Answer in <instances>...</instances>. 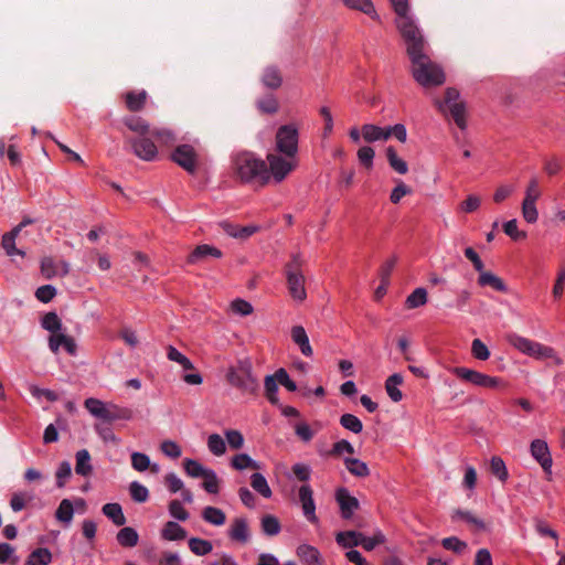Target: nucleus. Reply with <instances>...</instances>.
<instances>
[{
  "mask_svg": "<svg viewBox=\"0 0 565 565\" xmlns=\"http://www.w3.org/2000/svg\"><path fill=\"white\" fill-rule=\"evenodd\" d=\"M183 468L188 476L192 478H204L210 469L204 468L199 461L194 459H184Z\"/></svg>",
  "mask_w": 565,
  "mask_h": 565,
  "instance_id": "obj_43",
  "label": "nucleus"
},
{
  "mask_svg": "<svg viewBox=\"0 0 565 565\" xmlns=\"http://www.w3.org/2000/svg\"><path fill=\"white\" fill-rule=\"evenodd\" d=\"M129 492L134 501L143 503L149 499L148 489L139 483L138 481H132L129 486Z\"/></svg>",
  "mask_w": 565,
  "mask_h": 565,
  "instance_id": "obj_52",
  "label": "nucleus"
},
{
  "mask_svg": "<svg viewBox=\"0 0 565 565\" xmlns=\"http://www.w3.org/2000/svg\"><path fill=\"white\" fill-rule=\"evenodd\" d=\"M363 533L356 531L339 532L335 541L344 548H352L361 545Z\"/></svg>",
  "mask_w": 565,
  "mask_h": 565,
  "instance_id": "obj_24",
  "label": "nucleus"
},
{
  "mask_svg": "<svg viewBox=\"0 0 565 565\" xmlns=\"http://www.w3.org/2000/svg\"><path fill=\"white\" fill-rule=\"evenodd\" d=\"M444 548L461 554L467 548V543L456 536L446 537L441 541Z\"/></svg>",
  "mask_w": 565,
  "mask_h": 565,
  "instance_id": "obj_59",
  "label": "nucleus"
},
{
  "mask_svg": "<svg viewBox=\"0 0 565 565\" xmlns=\"http://www.w3.org/2000/svg\"><path fill=\"white\" fill-rule=\"evenodd\" d=\"M297 554L307 565H321L319 559L320 553L311 545H300L297 548Z\"/></svg>",
  "mask_w": 565,
  "mask_h": 565,
  "instance_id": "obj_33",
  "label": "nucleus"
},
{
  "mask_svg": "<svg viewBox=\"0 0 565 565\" xmlns=\"http://www.w3.org/2000/svg\"><path fill=\"white\" fill-rule=\"evenodd\" d=\"M227 382L244 393L255 394L258 390V380L252 372V363L247 360L238 361L226 373Z\"/></svg>",
  "mask_w": 565,
  "mask_h": 565,
  "instance_id": "obj_5",
  "label": "nucleus"
},
{
  "mask_svg": "<svg viewBox=\"0 0 565 565\" xmlns=\"http://www.w3.org/2000/svg\"><path fill=\"white\" fill-rule=\"evenodd\" d=\"M427 302V291L424 288H416L406 299L409 309L420 307Z\"/></svg>",
  "mask_w": 565,
  "mask_h": 565,
  "instance_id": "obj_50",
  "label": "nucleus"
},
{
  "mask_svg": "<svg viewBox=\"0 0 565 565\" xmlns=\"http://www.w3.org/2000/svg\"><path fill=\"white\" fill-rule=\"evenodd\" d=\"M74 516V508L68 499H63L55 511V518L63 523H71Z\"/></svg>",
  "mask_w": 565,
  "mask_h": 565,
  "instance_id": "obj_42",
  "label": "nucleus"
},
{
  "mask_svg": "<svg viewBox=\"0 0 565 565\" xmlns=\"http://www.w3.org/2000/svg\"><path fill=\"white\" fill-rule=\"evenodd\" d=\"M84 406L92 416L109 424L116 420H130L134 416V412L128 407L104 403L95 397L86 398Z\"/></svg>",
  "mask_w": 565,
  "mask_h": 565,
  "instance_id": "obj_3",
  "label": "nucleus"
},
{
  "mask_svg": "<svg viewBox=\"0 0 565 565\" xmlns=\"http://www.w3.org/2000/svg\"><path fill=\"white\" fill-rule=\"evenodd\" d=\"M257 108L263 114H275L278 110V102L273 95H267L256 102Z\"/></svg>",
  "mask_w": 565,
  "mask_h": 565,
  "instance_id": "obj_51",
  "label": "nucleus"
},
{
  "mask_svg": "<svg viewBox=\"0 0 565 565\" xmlns=\"http://www.w3.org/2000/svg\"><path fill=\"white\" fill-rule=\"evenodd\" d=\"M209 450L215 456H222L226 451L224 439L218 434H212L207 439Z\"/></svg>",
  "mask_w": 565,
  "mask_h": 565,
  "instance_id": "obj_53",
  "label": "nucleus"
},
{
  "mask_svg": "<svg viewBox=\"0 0 565 565\" xmlns=\"http://www.w3.org/2000/svg\"><path fill=\"white\" fill-rule=\"evenodd\" d=\"M451 518L454 521L462 520V521L467 522L469 525L473 526L476 530H484V527H486L483 521L480 520L479 518H477L476 515H473L469 511H465V510H460V509L455 510Z\"/></svg>",
  "mask_w": 565,
  "mask_h": 565,
  "instance_id": "obj_40",
  "label": "nucleus"
},
{
  "mask_svg": "<svg viewBox=\"0 0 565 565\" xmlns=\"http://www.w3.org/2000/svg\"><path fill=\"white\" fill-rule=\"evenodd\" d=\"M404 42L414 79L425 88L443 85L446 75L443 68L429 57L428 44L423 34L416 33L413 28L408 26L405 29Z\"/></svg>",
  "mask_w": 565,
  "mask_h": 565,
  "instance_id": "obj_1",
  "label": "nucleus"
},
{
  "mask_svg": "<svg viewBox=\"0 0 565 565\" xmlns=\"http://www.w3.org/2000/svg\"><path fill=\"white\" fill-rule=\"evenodd\" d=\"M126 106L130 111H140L146 104L147 93L145 90L141 92H128L125 95Z\"/></svg>",
  "mask_w": 565,
  "mask_h": 565,
  "instance_id": "obj_31",
  "label": "nucleus"
},
{
  "mask_svg": "<svg viewBox=\"0 0 565 565\" xmlns=\"http://www.w3.org/2000/svg\"><path fill=\"white\" fill-rule=\"evenodd\" d=\"M202 518L205 522L216 526L223 525L226 521L225 513L221 509L214 507H205L202 511Z\"/></svg>",
  "mask_w": 565,
  "mask_h": 565,
  "instance_id": "obj_35",
  "label": "nucleus"
},
{
  "mask_svg": "<svg viewBox=\"0 0 565 565\" xmlns=\"http://www.w3.org/2000/svg\"><path fill=\"white\" fill-rule=\"evenodd\" d=\"M375 152L372 147L364 146L358 150V159L362 166L366 169H371L373 166Z\"/></svg>",
  "mask_w": 565,
  "mask_h": 565,
  "instance_id": "obj_60",
  "label": "nucleus"
},
{
  "mask_svg": "<svg viewBox=\"0 0 565 565\" xmlns=\"http://www.w3.org/2000/svg\"><path fill=\"white\" fill-rule=\"evenodd\" d=\"M230 537L238 542L248 540V525L244 519H235L231 526Z\"/></svg>",
  "mask_w": 565,
  "mask_h": 565,
  "instance_id": "obj_38",
  "label": "nucleus"
},
{
  "mask_svg": "<svg viewBox=\"0 0 565 565\" xmlns=\"http://www.w3.org/2000/svg\"><path fill=\"white\" fill-rule=\"evenodd\" d=\"M343 3L352 9L361 11L367 15H370L374 20H379V14L376 13L372 0H342Z\"/></svg>",
  "mask_w": 565,
  "mask_h": 565,
  "instance_id": "obj_29",
  "label": "nucleus"
},
{
  "mask_svg": "<svg viewBox=\"0 0 565 565\" xmlns=\"http://www.w3.org/2000/svg\"><path fill=\"white\" fill-rule=\"evenodd\" d=\"M471 353L475 359L480 361H486L490 358V351L488 347L480 339H475L472 341Z\"/></svg>",
  "mask_w": 565,
  "mask_h": 565,
  "instance_id": "obj_58",
  "label": "nucleus"
},
{
  "mask_svg": "<svg viewBox=\"0 0 565 565\" xmlns=\"http://www.w3.org/2000/svg\"><path fill=\"white\" fill-rule=\"evenodd\" d=\"M41 326L51 333H55L62 329V321L56 312L50 311L43 316Z\"/></svg>",
  "mask_w": 565,
  "mask_h": 565,
  "instance_id": "obj_44",
  "label": "nucleus"
},
{
  "mask_svg": "<svg viewBox=\"0 0 565 565\" xmlns=\"http://www.w3.org/2000/svg\"><path fill=\"white\" fill-rule=\"evenodd\" d=\"M402 383L403 376L399 373L390 375L385 381L386 393L393 402L397 403L403 398L402 392L397 388Z\"/></svg>",
  "mask_w": 565,
  "mask_h": 565,
  "instance_id": "obj_26",
  "label": "nucleus"
},
{
  "mask_svg": "<svg viewBox=\"0 0 565 565\" xmlns=\"http://www.w3.org/2000/svg\"><path fill=\"white\" fill-rule=\"evenodd\" d=\"M52 561V553L46 547L34 550L26 558L24 565H49Z\"/></svg>",
  "mask_w": 565,
  "mask_h": 565,
  "instance_id": "obj_32",
  "label": "nucleus"
},
{
  "mask_svg": "<svg viewBox=\"0 0 565 565\" xmlns=\"http://www.w3.org/2000/svg\"><path fill=\"white\" fill-rule=\"evenodd\" d=\"M264 385H265V394H266L267 399L274 405L278 404V397H277L278 385H277L275 376L267 375L265 377Z\"/></svg>",
  "mask_w": 565,
  "mask_h": 565,
  "instance_id": "obj_55",
  "label": "nucleus"
},
{
  "mask_svg": "<svg viewBox=\"0 0 565 565\" xmlns=\"http://www.w3.org/2000/svg\"><path fill=\"white\" fill-rule=\"evenodd\" d=\"M385 542V536L382 532H376L372 537H367L363 534L361 546L365 551H373L377 545L383 544Z\"/></svg>",
  "mask_w": 565,
  "mask_h": 565,
  "instance_id": "obj_63",
  "label": "nucleus"
},
{
  "mask_svg": "<svg viewBox=\"0 0 565 565\" xmlns=\"http://www.w3.org/2000/svg\"><path fill=\"white\" fill-rule=\"evenodd\" d=\"M20 233V228H13L2 236V247L8 256L20 255L24 256L25 253L15 246V238Z\"/></svg>",
  "mask_w": 565,
  "mask_h": 565,
  "instance_id": "obj_27",
  "label": "nucleus"
},
{
  "mask_svg": "<svg viewBox=\"0 0 565 565\" xmlns=\"http://www.w3.org/2000/svg\"><path fill=\"white\" fill-rule=\"evenodd\" d=\"M363 139L366 142H375L380 140H387L390 138V131L386 128H381L372 124H365L361 128Z\"/></svg>",
  "mask_w": 565,
  "mask_h": 565,
  "instance_id": "obj_19",
  "label": "nucleus"
},
{
  "mask_svg": "<svg viewBox=\"0 0 565 565\" xmlns=\"http://www.w3.org/2000/svg\"><path fill=\"white\" fill-rule=\"evenodd\" d=\"M117 542L122 547H134L138 544L139 534L134 527L126 526L117 533Z\"/></svg>",
  "mask_w": 565,
  "mask_h": 565,
  "instance_id": "obj_30",
  "label": "nucleus"
},
{
  "mask_svg": "<svg viewBox=\"0 0 565 565\" xmlns=\"http://www.w3.org/2000/svg\"><path fill=\"white\" fill-rule=\"evenodd\" d=\"M167 358L170 361L179 363L184 370H193V363L181 352H179L174 347L169 345L167 348Z\"/></svg>",
  "mask_w": 565,
  "mask_h": 565,
  "instance_id": "obj_48",
  "label": "nucleus"
},
{
  "mask_svg": "<svg viewBox=\"0 0 565 565\" xmlns=\"http://www.w3.org/2000/svg\"><path fill=\"white\" fill-rule=\"evenodd\" d=\"M299 132L296 126L282 125L276 132V150L287 158H295L298 152Z\"/></svg>",
  "mask_w": 565,
  "mask_h": 565,
  "instance_id": "obj_9",
  "label": "nucleus"
},
{
  "mask_svg": "<svg viewBox=\"0 0 565 565\" xmlns=\"http://www.w3.org/2000/svg\"><path fill=\"white\" fill-rule=\"evenodd\" d=\"M232 467L236 470H244L247 468L259 469V465L247 454H238L234 456L232 459Z\"/></svg>",
  "mask_w": 565,
  "mask_h": 565,
  "instance_id": "obj_47",
  "label": "nucleus"
},
{
  "mask_svg": "<svg viewBox=\"0 0 565 565\" xmlns=\"http://www.w3.org/2000/svg\"><path fill=\"white\" fill-rule=\"evenodd\" d=\"M204 481L202 483L204 490L209 493L216 494L220 490V480L216 473L210 469L204 476Z\"/></svg>",
  "mask_w": 565,
  "mask_h": 565,
  "instance_id": "obj_56",
  "label": "nucleus"
},
{
  "mask_svg": "<svg viewBox=\"0 0 565 565\" xmlns=\"http://www.w3.org/2000/svg\"><path fill=\"white\" fill-rule=\"evenodd\" d=\"M250 486L252 488L257 491L259 494H262L264 498H270L271 497V490L267 483L266 478L259 473L255 472L250 477Z\"/></svg>",
  "mask_w": 565,
  "mask_h": 565,
  "instance_id": "obj_41",
  "label": "nucleus"
},
{
  "mask_svg": "<svg viewBox=\"0 0 565 565\" xmlns=\"http://www.w3.org/2000/svg\"><path fill=\"white\" fill-rule=\"evenodd\" d=\"M291 339L299 347L301 353L306 356L312 355V348L306 330L301 326H295L291 329Z\"/></svg>",
  "mask_w": 565,
  "mask_h": 565,
  "instance_id": "obj_20",
  "label": "nucleus"
},
{
  "mask_svg": "<svg viewBox=\"0 0 565 565\" xmlns=\"http://www.w3.org/2000/svg\"><path fill=\"white\" fill-rule=\"evenodd\" d=\"M72 476V467L68 461H63L60 463L56 472V486L57 488H63L66 483V480Z\"/></svg>",
  "mask_w": 565,
  "mask_h": 565,
  "instance_id": "obj_57",
  "label": "nucleus"
},
{
  "mask_svg": "<svg viewBox=\"0 0 565 565\" xmlns=\"http://www.w3.org/2000/svg\"><path fill=\"white\" fill-rule=\"evenodd\" d=\"M507 340L509 344H511L523 354L537 360L552 359L554 360L555 364H562V360L556 355L555 350L551 347L544 345L540 342L524 338L516 333L508 334Z\"/></svg>",
  "mask_w": 565,
  "mask_h": 565,
  "instance_id": "obj_4",
  "label": "nucleus"
},
{
  "mask_svg": "<svg viewBox=\"0 0 565 565\" xmlns=\"http://www.w3.org/2000/svg\"><path fill=\"white\" fill-rule=\"evenodd\" d=\"M32 499L33 495L31 493L24 491L14 492L10 499V507L14 512H20L25 508L28 502L32 501Z\"/></svg>",
  "mask_w": 565,
  "mask_h": 565,
  "instance_id": "obj_46",
  "label": "nucleus"
},
{
  "mask_svg": "<svg viewBox=\"0 0 565 565\" xmlns=\"http://www.w3.org/2000/svg\"><path fill=\"white\" fill-rule=\"evenodd\" d=\"M540 196L541 190L539 185V180L536 178H532L526 186L525 196L523 201L536 203Z\"/></svg>",
  "mask_w": 565,
  "mask_h": 565,
  "instance_id": "obj_61",
  "label": "nucleus"
},
{
  "mask_svg": "<svg viewBox=\"0 0 565 565\" xmlns=\"http://www.w3.org/2000/svg\"><path fill=\"white\" fill-rule=\"evenodd\" d=\"M154 136L143 137H127L125 139V147L130 149L138 158L145 161H152L156 159L158 149L152 139Z\"/></svg>",
  "mask_w": 565,
  "mask_h": 565,
  "instance_id": "obj_11",
  "label": "nucleus"
},
{
  "mask_svg": "<svg viewBox=\"0 0 565 565\" xmlns=\"http://www.w3.org/2000/svg\"><path fill=\"white\" fill-rule=\"evenodd\" d=\"M391 4L397 14L398 19L396 21L397 28L401 32L403 40H405V29L408 26L413 28L416 33H422L419 28L415 24L413 19L408 15V0H390Z\"/></svg>",
  "mask_w": 565,
  "mask_h": 565,
  "instance_id": "obj_14",
  "label": "nucleus"
},
{
  "mask_svg": "<svg viewBox=\"0 0 565 565\" xmlns=\"http://www.w3.org/2000/svg\"><path fill=\"white\" fill-rule=\"evenodd\" d=\"M209 256L220 258L222 257V252L211 245H199L189 254L186 262L189 264H196L204 260Z\"/></svg>",
  "mask_w": 565,
  "mask_h": 565,
  "instance_id": "obj_18",
  "label": "nucleus"
},
{
  "mask_svg": "<svg viewBox=\"0 0 565 565\" xmlns=\"http://www.w3.org/2000/svg\"><path fill=\"white\" fill-rule=\"evenodd\" d=\"M386 159L390 167L399 174H406L408 172V166L405 160L398 157L396 150L393 147L386 149Z\"/></svg>",
  "mask_w": 565,
  "mask_h": 565,
  "instance_id": "obj_36",
  "label": "nucleus"
},
{
  "mask_svg": "<svg viewBox=\"0 0 565 565\" xmlns=\"http://www.w3.org/2000/svg\"><path fill=\"white\" fill-rule=\"evenodd\" d=\"M169 513L179 521H186L189 519V512L182 507L179 500H172L169 503Z\"/></svg>",
  "mask_w": 565,
  "mask_h": 565,
  "instance_id": "obj_62",
  "label": "nucleus"
},
{
  "mask_svg": "<svg viewBox=\"0 0 565 565\" xmlns=\"http://www.w3.org/2000/svg\"><path fill=\"white\" fill-rule=\"evenodd\" d=\"M340 424L342 427L354 434H359L363 429L362 422L355 415L352 414H343L340 417Z\"/></svg>",
  "mask_w": 565,
  "mask_h": 565,
  "instance_id": "obj_49",
  "label": "nucleus"
},
{
  "mask_svg": "<svg viewBox=\"0 0 565 565\" xmlns=\"http://www.w3.org/2000/svg\"><path fill=\"white\" fill-rule=\"evenodd\" d=\"M298 495L303 511V515L309 522L316 523L318 519L316 515V504L313 501V491L311 487L309 484H302L299 488Z\"/></svg>",
  "mask_w": 565,
  "mask_h": 565,
  "instance_id": "obj_16",
  "label": "nucleus"
},
{
  "mask_svg": "<svg viewBox=\"0 0 565 565\" xmlns=\"http://www.w3.org/2000/svg\"><path fill=\"white\" fill-rule=\"evenodd\" d=\"M535 202H522V215L527 223H535L539 217V212Z\"/></svg>",
  "mask_w": 565,
  "mask_h": 565,
  "instance_id": "obj_64",
  "label": "nucleus"
},
{
  "mask_svg": "<svg viewBox=\"0 0 565 565\" xmlns=\"http://www.w3.org/2000/svg\"><path fill=\"white\" fill-rule=\"evenodd\" d=\"M294 158H287L280 152H269L267 154V167L276 182H281L295 168Z\"/></svg>",
  "mask_w": 565,
  "mask_h": 565,
  "instance_id": "obj_12",
  "label": "nucleus"
},
{
  "mask_svg": "<svg viewBox=\"0 0 565 565\" xmlns=\"http://www.w3.org/2000/svg\"><path fill=\"white\" fill-rule=\"evenodd\" d=\"M302 260L299 254L292 255L291 260L286 265L288 291L295 300L303 301L307 297L305 288V276L301 273Z\"/></svg>",
  "mask_w": 565,
  "mask_h": 565,
  "instance_id": "obj_8",
  "label": "nucleus"
},
{
  "mask_svg": "<svg viewBox=\"0 0 565 565\" xmlns=\"http://www.w3.org/2000/svg\"><path fill=\"white\" fill-rule=\"evenodd\" d=\"M188 544L190 551L198 556L207 555L213 550V545L210 541L200 537H191Z\"/></svg>",
  "mask_w": 565,
  "mask_h": 565,
  "instance_id": "obj_39",
  "label": "nucleus"
},
{
  "mask_svg": "<svg viewBox=\"0 0 565 565\" xmlns=\"http://www.w3.org/2000/svg\"><path fill=\"white\" fill-rule=\"evenodd\" d=\"M280 522L279 520L270 514L263 516L262 519V530L264 534L268 536L277 535L280 532Z\"/></svg>",
  "mask_w": 565,
  "mask_h": 565,
  "instance_id": "obj_45",
  "label": "nucleus"
},
{
  "mask_svg": "<svg viewBox=\"0 0 565 565\" xmlns=\"http://www.w3.org/2000/svg\"><path fill=\"white\" fill-rule=\"evenodd\" d=\"M102 512L117 526H122L127 522L119 503H106L103 505Z\"/></svg>",
  "mask_w": 565,
  "mask_h": 565,
  "instance_id": "obj_21",
  "label": "nucleus"
},
{
  "mask_svg": "<svg viewBox=\"0 0 565 565\" xmlns=\"http://www.w3.org/2000/svg\"><path fill=\"white\" fill-rule=\"evenodd\" d=\"M344 466L348 469V471L354 477L365 478L370 476V469L367 465L358 458H345Z\"/></svg>",
  "mask_w": 565,
  "mask_h": 565,
  "instance_id": "obj_28",
  "label": "nucleus"
},
{
  "mask_svg": "<svg viewBox=\"0 0 565 565\" xmlns=\"http://www.w3.org/2000/svg\"><path fill=\"white\" fill-rule=\"evenodd\" d=\"M235 177L243 183L265 185L270 180L267 162L252 151H239L232 157Z\"/></svg>",
  "mask_w": 565,
  "mask_h": 565,
  "instance_id": "obj_2",
  "label": "nucleus"
},
{
  "mask_svg": "<svg viewBox=\"0 0 565 565\" xmlns=\"http://www.w3.org/2000/svg\"><path fill=\"white\" fill-rule=\"evenodd\" d=\"M162 539L167 541H178L186 537V531L177 522L169 521L161 531Z\"/></svg>",
  "mask_w": 565,
  "mask_h": 565,
  "instance_id": "obj_25",
  "label": "nucleus"
},
{
  "mask_svg": "<svg viewBox=\"0 0 565 565\" xmlns=\"http://www.w3.org/2000/svg\"><path fill=\"white\" fill-rule=\"evenodd\" d=\"M75 458V472L82 477L89 476L93 472L89 451L87 449H81L76 452Z\"/></svg>",
  "mask_w": 565,
  "mask_h": 565,
  "instance_id": "obj_22",
  "label": "nucleus"
},
{
  "mask_svg": "<svg viewBox=\"0 0 565 565\" xmlns=\"http://www.w3.org/2000/svg\"><path fill=\"white\" fill-rule=\"evenodd\" d=\"M531 455L541 465L545 472H551L552 468V456L547 446V443L542 439H534L531 443Z\"/></svg>",
  "mask_w": 565,
  "mask_h": 565,
  "instance_id": "obj_15",
  "label": "nucleus"
},
{
  "mask_svg": "<svg viewBox=\"0 0 565 565\" xmlns=\"http://www.w3.org/2000/svg\"><path fill=\"white\" fill-rule=\"evenodd\" d=\"M131 466L135 470L142 472L147 469H151V471L157 472L159 470L157 465H152L150 462L149 456L142 452H132L131 454Z\"/></svg>",
  "mask_w": 565,
  "mask_h": 565,
  "instance_id": "obj_37",
  "label": "nucleus"
},
{
  "mask_svg": "<svg viewBox=\"0 0 565 565\" xmlns=\"http://www.w3.org/2000/svg\"><path fill=\"white\" fill-rule=\"evenodd\" d=\"M171 159L186 172L194 174L198 169V153L190 145H180L171 153Z\"/></svg>",
  "mask_w": 565,
  "mask_h": 565,
  "instance_id": "obj_13",
  "label": "nucleus"
},
{
  "mask_svg": "<svg viewBox=\"0 0 565 565\" xmlns=\"http://www.w3.org/2000/svg\"><path fill=\"white\" fill-rule=\"evenodd\" d=\"M122 121L130 131L138 135L137 137L154 136L160 145L166 146L175 141V137L171 130L151 128L150 125L139 116H126Z\"/></svg>",
  "mask_w": 565,
  "mask_h": 565,
  "instance_id": "obj_6",
  "label": "nucleus"
},
{
  "mask_svg": "<svg viewBox=\"0 0 565 565\" xmlns=\"http://www.w3.org/2000/svg\"><path fill=\"white\" fill-rule=\"evenodd\" d=\"M262 82L268 88L276 89L280 87L282 78L279 70L275 66L266 67L262 76Z\"/></svg>",
  "mask_w": 565,
  "mask_h": 565,
  "instance_id": "obj_34",
  "label": "nucleus"
},
{
  "mask_svg": "<svg viewBox=\"0 0 565 565\" xmlns=\"http://www.w3.org/2000/svg\"><path fill=\"white\" fill-rule=\"evenodd\" d=\"M337 502L339 503L341 515L343 519H350L354 511L359 508V500L351 495L345 488H340L335 493Z\"/></svg>",
  "mask_w": 565,
  "mask_h": 565,
  "instance_id": "obj_17",
  "label": "nucleus"
},
{
  "mask_svg": "<svg viewBox=\"0 0 565 565\" xmlns=\"http://www.w3.org/2000/svg\"><path fill=\"white\" fill-rule=\"evenodd\" d=\"M478 284L482 287L490 286L497 291H507V285L504 284V281L500 277L495 276L490 271L481 270L479 273Z\"/></svg>",
  "mask_w": 565,
  "mask_h": 565,
  "instance_id": "obj_23",
  "label": "nucleus"
},
{
  "mask_svg": "<svg viewBox=\"0 0 565 565\" xmlns=\"http://www.w3.org/2000/svg\"><path fill=\"white\" fill-rule=\"evenodd\" d=\"M458 99L459 92L456 88L449 87L445 92L444 100L435 99L434 104L440 113L445 115L449 113L456 125L463 130L467 127L465 117L466 107L465 104Z\"/></svg>",
  "mask_w": 565,
  "mask_h": 565,
  "instance_id": "obj_7",
  "label": "nucleus"
},
{
  "mask_svg": "<svg viewBox=\"0 0 565 565\" xmlns=\"http://www.w3.org/2000/svg\"><path fill=\"white\" fill-rule=\"evenodd\" d=\"M451 372L460 380L469 382L476 386L486 388H501L505 386V383L501 377L490 376L468 367L456 366Z\"/></svg>",
  "mask_w": 565,
  "mask_h": 565,
  "instance_id": "obj_10",
  "label": "nucleus"
},
{
  "mask_svg": "<svg viewBox=\"0 0 565 565\" xmlns=\"http://www.w3.org/2000/svg\"><path fill=\"white\" fill-rule=\"evenodd\" d=\"M490 471L500 481H505L508 478V470L504 461L500 457H492L490 461Z\"/></svg>",
  "mask_w": 565,
  "mask_h": 565,
  "instance_id": "obj_54",
  "label": "nucleus"
}]
</instances>
